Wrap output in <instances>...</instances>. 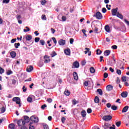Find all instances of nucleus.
<instances>
[{
    "label": "nucleus",
    "instance_id": "obj_1",
    "mask_svg": "<svg viewBox=\"0 0 129 129\" xmlns=\"http://www.w3.org/2000/svg\"><path fill=\"white\" fill-rule=\"evenodd\" d=\"M24 119H25V120H23L21 119L18 121L17 123L19 126H21L22 124L24 125V124H25L26 122H28L29 120V117H28L27 116H25Z\"/></svg>",
    "mask_w": 129,
    "mask_h": 129
},
{
    "label": "nucleus",
    "instance_id": "obj_2",
    "mask_svg": "<svg viewBox=\"0 0 129 129\" xmlns=\"http://www.w3.org/2000/svg\"><path fill=\"white\" fill-rule=\"evenodd\" d=\"M112 118V117L110 115H105L104 116L103 119L105 120V121H108L109 120H110Z\"/></svg>",
    "mask_w": 129,
    "mask_h": 129
},
{
    "label": "nucleus",
    "instance_id": "obj_3",
    "mask_svg": "<svg viewBox=\"0 0 129 129\" xmlns=\"http://www.w3.org/2000/svg\"><path fill=\"white\" fill-rule=\"evenodd\" d=\"M44 59V63H49V62L51 61V59H50V56L48 55H45Z\"/></svg>",
    "mask_w": 129,
    "mask_h": 129
},
{
    "label": "nucleus",
    "instance_id": "obj_4",
    "mask_svg": "<svg viewBox=\"0 0 129 129\" xmlns=\"http://www.w3.org/2000/svg\"><path fill=\"white\" fill-rule=\"evenodd\" d=\"M31 120L32 121H34V122H38L39 121V118L37 117H35L34 116H32L30 118Z\"/></svg>",
    "mask_w": 129,
    "mask_h": 129
},
{
    "label": "nucleus",
    "instance_id": "obj_5",
    "mask_svg": "<svg viewBox=\"0 0 129 129\" xmlns=\"http://www.w3.org/2000/svg\"><path fill=\"white\" fill-rule=\"evenodd\" d=\"M96 18L98 19V20H101V19H102V15H101V13L100 12L96 13Z\"/></svg>",
    "mask_w": 129,
    "mask_h": 129
},
{
    "label": "nucleus",
    "instance_id": "obj_6",
    "mask_svg": "<svg viewBox=\"0 0 129 129\" xmlns=\"http://www.w3.org/2000/svg\"><path fill=\"white\" fill-rule=\"evenodd\" d=\"M58 44L60 46H64L66 44V41L65 40L60 39L58 41Z\"/></svg>",
    "mask_w": 129,
    "mask_h": 129
},
{
    "label": "nucleus",
    "instance_id": "obj_7",
    "mask_svg": "<svg viewBox=\"0 0 129 129\" xmlns=\"http://www.w3.org/2000/svg\"><path fill=\"white\" fill-rule=\"evenodd\" d=\"M112 16H116L117 15V8L113 9L111 11Z\"/></svg>",
    "mask_w": 129,
    "mask_h": 129
},
{
    "label": "nucleus",
    "instance_id": "obj_8",
    "mask_svg": "<svg viewBox=\"0 0 129 129\" xmlns=\"http://www.w3.org/2000/svg\"><path fill=\"white\" fill-rule=\"evenodd\" d=\"M85 54H87L88 53V56H91V51H90V49L87 47L85 48Z\"/></svg>",
    "mask_w": 129,
    "mask_h": 129
},
{
    "label": "nucleus",
    "instance_id": "obj_9",
    "mask_svg": "<svg viewBox=\"0 0 129 129\" xmlns=\"http://www.w3.org/2000/svg\"><path fill=\"white\" fill-rule=\"evenodd\" d=\"M33 69H34V68H33V66H29L27 68L26 71H27V72H32V71H33Z\"/></svg>",
    "mask_w": 129,
    "mask_h": 129
},
{
    "label": "nucleus",
    "instance_id": "obj_10",
    "mask_svg": "<svg viewBox=\"0 0 129 129\" xmlns=\"http://www.w3.org/2000/svg\"><path fill=\"white\" fill-rule=\"evenodd\" d=\"M79 67V62L75 61L74 62L72 68H78Z\"/></svg>",
    "mask_w": 129,
    "mask_h": 129
},
{
    "label": "nucleus",
    "instance_id": "obj_11",
    "mask_svg": "<svg viewBox=\"0 0 129 129\" xmlns=\"http://www.w3.org/2000/svg\"><path fill=\"white\" fill-rule=\"evenodd\" d=\"M32 38L33 37H32V36L30 35H26L25 36V39L26 41H31Z\"/></svg>",
    "mask_w": 129,
    "mask_h": 129
},
{
    "label": "nucleus",
    "instance_id": "obj_12",
    "mask_svg": "<svg viewBox=\"0 0 129 129\" xmlns=\"http://www.w3.org/2000/svg\"><path fill=\"white\" fill-rule=\"evenodd\" d=\"M105 31L107 32V33H110V28L109 27V26L106 25L104 27Z\"/></svg>",
    "mask_w": 129,
    "mask_h": 129
},
{
    "label": "nucleus",
    "instance_id": "obj_13",
    "mask_svg": "<svg viewBox=\"0 0 129 129\" xmlns=\"http://www.w3.org/2000/svg\"><path fill=\"white\" fill-rule=\"evenodd\" d=\"M73 75H74V79H75V80H78V75L77 74V73L76 72H74V74H73Z\"/></svg>",
    "mask_w": 129,
    "mask_h": 129
},
{
    "label": "nucleus",
    "instance_id": "obj_14",
    "mask_svg": "<svg viewBox=\"0 0 129 129\" xmlns=\"http://www.w3.org/2000/svg\"><path fill=\"white\" fill-rule=\"evenodd\" d=\"M113 87H112V85H108V86H107L106 87V89L108 91H111L112 89H113Z\"/></svg>",
    "mask_w": 129,
    "mask_h": 129
},
{
    "label": "nucleus",
    "instance_id": "obj_15",
    "mask_svg": "<svg viewBox=\"0 0 129 129\" xmlns=\"http://www.w3.org/2000/svg\"><path fill=\"white\" fill-rule=\"evenodd\" d=\"M10 55L12 58H15V57L17 56V53H16L15 51H12L10 52Z\"/></svg>",
    "mask_w": 129,
    "mask_h": 129
},
{
    "label": "nucleus",
    "instance_id": "obj_16",
    "mask_svg": "<svg viewBox=\"0 0 129 129\" xmlns=\"http://www.w3.org/2000/svg\"><path fill=\"white\" fill-rule=\"evenodd\" d=\"M121 96H122V97H127V92H123L121 94Z\"/></svg>",
    "mask_w": 129,
    "mask_h": 129
},
{
    "label": "nucleus",
    "instance_id": "obj_17",
    "mask_svg": "<svg viewBox=\"0 0 129 129\" xmlns=\"http://www.w3.org/2000/svg\"><path fill=\"white\" fill-rule=\"evenodd\" d=\"M109 54H110V51L108 50L105 51L104 52V55L106 57H107V56L109 55Z\"/></svg>",
    "mask_w": 129,
    "mask_h": 129
},
{
    "label": "nucleus",
    "instance_id": "obj_18",
    "mask_svg": "<svg viewBox=\"0 0 129 129\" xmlns=\"http://www.w3.org/2000/svg\"><path fill=\"white\" fill-rule=\"evenodd\" d=\"M110 126V124L109 123H105L104 125V129L109 128Z\"/></svg>",
    "mask_w": 129,
    "mask_h": 129
},
{
    "label": "nucleus",
    "instance_id": "obj_19",
    "mask_svg": "<svg viewBox=\"0 0 129 129\" xmlns=\"http://www.w3.org/2000/svg\"><path fill=\"white\" fill-rule=\"evenodd\" d=\"M117 18H119V19H121V20H122L123 19V16L122 15L120 14L119 13H117V15H116Z\"/></svg>",
    "mask_w": 129,
    "mask_h": 129
},
{
    "label": "nucleus",
    "instance_id": "obj_20",
    "mask_svg": "<svg viewBox=\"0 0 129 129\" xmlns=\"http://www.w3.org/2000/svg\"><path fill=\"white\" fill-rule=\"evenodd\" d=\"M128 110V106H126L122 110V112H126Z\"/></svg>",
    "mask_w": 129,
    "mask_h": 129
},
{
    "label": "nucleus",
    "instance_id": "obj_21",
    "mask_svg": "<svg viewBox=\"0 0 129 129\" xmlns=\"http://www.w3.org/2000/svg\"><path fill=\"white\" fill-rule=\"evenodd\" d=\"M71 51L70 49H67L64 50V53L66 55H70Z\"/></svg>",
    "mask_w": 129,
    "mask_h": 129
},
{
    "label": "nucleus",
    "instance_id": "obj_22",
    "mask_svg": "<svg viewBox=\"0 0 129 129\" xmlns=\"http://www.w3.org/2000/svg\"><path fill=\"white\" fill-rule=\"evenodd\" d=\"M95 103H99V98L97 96H96L94 99Z\"/></svg>",
    "mask_w": 129,
    "mask_h": 129
},
{
    "label": "nucleus",
    "instance_id": "obj_23",
    "mask_svg": "<svg viewBox=\"0 0 129 129\" xmlns=\"http://www.w3.org/2000/svg\"><path fill=\"white\" fill-rule=\"evenodd\" d=\"M12 100L17 102L18 101L21 100V99L19 97H15L13 98Z\"/></svg>",
    "mask_w": 129,
    "mask_h": 129
},
{
    "label": "nucleus",
    "instance_id": "obj_24",
    "mask_svg": "<svg viewBox=\"0 0 129 129\" xmlns=\"http://www.w3.org/2000/svg\"><path fill=\"white\" fill-rule=\"evenodd\" d=\"M81 114L83 117H85V116H86V111H85V110H83L81 112Z\"/></svg>",
    "mask_w": 129,
    "mask_h": 129
},
{
    "label": "nucleus",
    "instance_id": "obj_25",
    "mask_svg": "<svg viewBox=\"0 0 129 129\" xmlns=\"http://www.w3.org/2000/svg\"><path fill=\"white\" fill-rule=\"evenodd\" d=\"M9 128H11V129H15V124L11 123V124H9Z\"/></svg>",
    "mask_w": 129,
    "mask_h": 129
},
{
    "label": "nucleus",
    "instance_id": "obj_26",
    "mask_svg": "<svg viewBox=\"0 0 129 129\" xmlns=\"http://www.w3.org/2000/svg\"><path fill=\"white\" fill-rule=\"evenodd\" d=\"M89 84H90V82L89 81H86L84 83V85L85 86H88V85H89Z\"/></svg>",
    "mask_w": 129,
    "mask_h": 129
},
{
    "label": "nucleus",
    "instance_id": "obj_27",
    "mask_svg": "<svg viewBox=\"0 0 129 129\" xmlns=\"http://www.w3.org/2000/svg\"><path fill=\"white\" fill-rule=\"evenodd\" d=\"M64 94L67 96H69V95H70V92L68 90L65 91L64 92Z\"/></svg>",
    "mask_w": 129,
    "mask_h": 129
},
{
    "label": "nucleus",
    "instance_id": "obj_28",
    "mask_svg": "<svg viewBox=\"0 0 129 129\" xmlns=\"http://www.w3.org/2000/svg\"><path fill=\"white\" fill-rule=\"evenodd\" d=\"M90 72L91 73H95V69H94V68L91 67L90 69Z\"/></svg>",
    "mask_w": 129,
    "mask_h": 129
},
{
    "label": "nucleus",
    "instance_id": "obj_29",
    "mask_svg": "<svg viewBox=\"0 0 129 129\" xmlns=\"http://www.w3.org/2000/svg\"><path fill=\"white\" fill-rule=\"evenodd\" d=\"M97 92H98L100 95H102V90H101V89H98L97 90Z\"/></svg>",
    "mask_w": 129,
    "mask_h": 129
},
{
    "label": "nucleus",
    "instance_id": "obj_30",
    "mask_svg": "<svg viewBox=\"0 0 129 129\" xmlns=\"http://www.w3.org/2000/svg\"><path fill=\"white\" fill-rule=\"evenodd\" d=\"M116 73L118 75H121V71L120 70L116 69Z\"/></svg>",
    "mask_w": 129,
    "mask_h": 129
},
{
    "label": "nucleus",
    "instance_id": "obj_31",
    "mask_svg": "<svg viewBox=\"0 0 129 129\" xmlns=\"http://www.w3.org/2000/svg\"><path fill=\"white\" fill-rule=\"evenodd\" d=\"M1 113H4V112L6 111V108H5V107H3L2 108H1Z\"/></svg>",
    "mask_w": 129,
    "mask_h": 129
},
{
    "label": "nucleus",
    "instance_id": "obj_32",
    "mask_svg": "<svg viewBox=\"0 0 129 129\" xmlns=\"http://www.w3.org/2000/svg\"><path fill=\"white\" fill-rule=\"evenodd\" d=\"M121 79L123 82H125V81H126V77L125 76L122 77Z\"/></svg>",
    "mask_w": 129,
    "mask_h": 129
},
{
    "label": "nucleus",
    "instance_id": "obj_33",
    "mask_svg": "<svg viewBox=\"0 0 129 129\" xmlns=\"http://www.w3.org/2000/svg\"><path fill=\"white\" fill-rule=\"evenodd\" d=\"M50 55H51V57H55V56H56V55H57V54L56 53V52L55 51H53L50 54Z\"/></svg>",
    "mask_w": 129,
    "mask_h": 129
},
{
    "label": "nucleus",
    "instance_id": "obj_34",
    "mask_svg": "<svg viewBox=\"0 0 129 129\" xmlns=\"http://www.w3.org/2000/svg\"><path fill=\"white\" fill-rule=\"evenodd\" d=\"M96 52H97V55H100V54L102 53V51H101V50L99 49H97Z\"/></svg>",
    "mask_w": 129,
    "mask_h": 129
},
{
    "label": "nucleus",
    "instance_id": "obj_35",
    "mask_svg": "<svg viewBox=\"0 0 129 129\" xmlns=\"http://www.w3.org/2000/svg\"><path fill=\"white\" fill-rule=\"evenodd\" d=\"M25 28L26 29H24V32H30V28H29V27H28V26H26Z\"/></svg>",
    "mask_w": 129,
    "mask_h": 129
},
{
    "label": "nucleus",
    "instance_id": "obj_36",
    "mask_svg": "<svg viewBox=\"0 0 129 129\" xmlns=\"http://www.w3.org/2000/svg\"><path fill=\"white\" fill-rule=\"evenodd\" d=\"M41 19H42L43 21H46L47 18H46V16H45V15H42V16H41Z\"/></svg>",
    "mask_w": 129,
    "mask_h": 129
},
{
    "label": "nucleus",
    "instance_id": "obj_37",
    "mask_svg": "<svg viewBox=\"0 0 129 129\" xmlns=\"http://www.w3.org/2000/svg\"><path fill=\"white\" fill-rule=\"evenodd\" d=\"M35 43H38L40 41V37H36L34 39Z\"/></svg>",
    "mask_w": 129,
    "mask_h": 129
},
{
    "label": "nucleus",
    "instance_id": "obj_38",
    "mask_svg": "<svg viewBox=\"0 0 129 129\" xmlns=\"http://www.w3.org/2000/svg\"><path fill=\"white\" fill-rule=\"evenodd\" d=\"M120 124H121V122L120 121H117L116 122V125L118 127L120 126Z\"/></svg>",
    "mask_w": 129,
    "mask_h": 129
},
{
    "label": "nucleus",
    "instance_id": "obj_39",
    "mask_svg": "<svg viewBox=\"0 0 129 129\" xmlns=\"http://www.w3.org/2000/svg\"><path fill=\"white\" fill-rule=\"evenodd\" d=\"M82 33L84 34V36H85V37H87V35H86V31L85 29L82 30Z\"/></svg>",
    "mask_w": 129,
    "mask_h": 129
},
{
    "label": "nucleus",
    "instance_id": "obj_40",
    "mask_svg": "<svg viewBox=\"0 0 129 129\" xmlns=\"http://www.w3.org/2000/svg\"><path fill=\"white\" fill-rule=\"evenodd\" d=\"M5 72V70L3 69L2 68L0 67V74H3Z\"/></svg>",
    "mask_w": 129,
    "mask_h": 129
},
{
    "label": "nucleus",
    "instance_id": "obj_41",
    "mask_svg": "<svg viewBox=\"0 0 129 129\" xmlns=\"http://www.w3.org/2000/svg\"><path fill=\"white\" fill-rule=\"evenodd\" d=\"M10 0H3V4H9Z\"/></svg>",
    "mask_w": 129,
    "mask_h": 129
},
{
    "label": "nucleus",
    "instance_id": "obj_42",
    "mask_svg": "<svg viewBox=\"0 0 129 129\" xmlns=\"http://www.w3.org/2000/svg\"><path fill=\"white\" fill-rule=\"evenodd\" d=\"M72 102H73V104L75 105V104H76L77 103V101H76V100L75 99H74L72 100Z\"/></svg>",
    "mask_w": 129,
    "mask_h": 129
},
{
    "label": "nucleus",
    "instance_id": "obj_43",
    "mask_svg": "<svg viewBox=\"0 0 129 129\" xmlns=\"http://www.w3.org/2000/svg\"><path fill=\"white\" fill-rule=\"evenodd\" d=\"M117 108V107L116 106L113 105L111 106V109L113 110H116Z\"/></svg>",
    "mask_w": 129,
    "mask_h": 129
},
{
    "label": "nucleus",
    "instance_id": "obj_44",
    "mask_svg": "<svg viewBox=\"0 0 129 129\" xmlns=\"http://www.w3.org/2000/svg\"><path fill=\"white\" fill-rule=\"evenodd\" d=\"M43 127L44 129H49V126L46 124H43Z\"/></svg>",
    "mask_w": 129,
    "mask_h": 129
},
{
    "label": "nucleus",
    "instance_id": "obj_45",
    "mask_svg": "<svg viewBox=\"0 0 129 129\" xmlns=\"http://www.w3.org/2000/svg\"><path fill=\"white\" fill-rule=\"evenodd\" d=\"M22 90L23 91V92H26V91H27V87H26V86H23Z\"/></svg>",
    "mask_w": 129,
    "mask_h": 129
},
{
    "label": "nucleus",
    "instance_id": "obj_46",
    "mask_svg": "<svg viewBox=\"0 0 129 129\" xmlns=\"http://www.w3.org/2000/svg\"><path fill=\"white\" fill-rule=\"evenodd\" d=\"M66 19H67L66 16H62L61 17V20H62V22H66Z\"/></svg>",
    "mask_w": 129,
    "mask_h": 129
},
{
    "label": "nucleus",
    "instance_id": "obj_47",
    "mask_svg": "<svg viewBox=\"0 0 129 129\" xmlns=\"http://www.w3.org/2000/svg\"><path fill=\"white\" fill-rule=\"evenodd\" d=\"M32 100H33V99H32L31 97H28L27 98V101H28V102H32Z\"/></svg>",
    "mask_w": 129,
    "mask_h": 129
},
{
    "label": "nucleus",
    "instance_id": "obj_48",
    "mask_svg": "<svg viewBox=\"0 0 129 129\" xmlns=\"http://www.w3.org/2000/svg\"><path fill=\"white\" fill-rule=\"evenodd\" d=\"M40 42V44L42 45V46H44V45H45V41H44L43 40H41Z\"/></svg>",
    "mask_w": 129,
    "mask_h": 129
},
{
    "label": "nucleus",
    "instance_id": "obj_49",
    "mask_svg": "<svg viewBox=\"0 0 129 129\" xmlns=\"http://www.w3.org/2000/svg\"><path fill=\"white\" fill-rule=\"evenodd\" d=\"M98 32V28H97V27H95V30L94 31V33H95V34H97V33Z\"/></svg>",
    "mask_w": 129,
    "mask_h": 129
},
{
    "label": "nucleus",
    "instance_id": "obj_50",
    "mask_svg": "<svg viewBox=\"0 0 129 129\" xmlns=\"http://www.w3.org/2000/svg\"><path fill=\"white\" fill-rule=\"evenodd\" d=\"M19 46H20V43L15 44V46L16 49H18V48H19Z\"/></svg>",
    "mask_w": 129,
    "mask_h": 129
},
{
    "label": "nucleus",
    "instance_id": "obj_51",
    "mask_svg": "<svg viewBox=\"0 0 129 129\" xmlns=\"http://www.w3.org/2000/svg\"><path fill=\"white\" fill-rule=\"evenodd\" d=\"M66 120V118H65L64 117H62L61 118V122L62 123H64Z\"/></svg>",
    "mask_w": 129,
    "mask_h": 129
},
{
    "label": "nucleus",
    "instance_id": "obj_52",
    "mask_svg": "<svg viewBox=\"0 0 129 129\" xmlns=\"http://www.w3.org/2000/svg\"><path fill=\"white\" fill-rule=\"evenodd\" d=\"M108 77V74L107 73H104V78H107Z\"/></svg>",
    "mask_w": 129,
    "mask_h": 129
},
{
    "label": "nucleus",
    "instance_id": "obj_53",
    "mask_svg": "<svg viewBox=\"0 0 129 129\" xmlns=\"http://www.w3.org/2000/svg\"><path fill=\"white\" fill-rule=\"evenodd\" d=\"M52 39L53 40L54 44H57V40H56V38H55V37H52Z\"/></svg>",
    "mask_w": 129,
    "mask_h": 129
},
{
    "label": "nucleus",
    "instance_id": "obj_54",
    "mask_svg": "<svg viewBox=\"0 0 129 129\" xmlns=\"http://www.w3.org/2000/svg\"><path fill=\"white\" fill-rule=\"evenodd\" d=\"M111 48L113 50H115V49H117V46L116 45H114L112 46Z\"/></svg>",
    "mask_w": 129,
    "mask_h": 129
},
{
    "label": "nucleus",
    "instance_id": "obj_55",
    "mask_svg": "<svg viewBox=\"0 0 129 129\" xmlns=\"http://www.w3.org/2000/svg\"><path fill=\"white\" fill-rule=\"evenodd\" d=\"M47 102L51 103V102H52V101H53V100L51 98H48L47 99Z\"/></svg>",
    "mask_w": 129,
    "mask_h": 129
},
{
    "label": "nucleus",
    "instance_id": "obj_56",
    "mask_svg": "<svg viewBox=\"0 0 129 129\" xmlns=\"http://www.w3.org/2000/svg\"><path fill=\"white\" fill-rule=\"evenodd\" d=\"M124 23H125V24H126V25L127 26H129V21H128L126 20V19H124Z\"/></svg>",
    "mask_w": 129,
    "mask_h": 129
},
{
    "label": "nucleus",
    "instance_id": "obj_57",
    "mask_svg": "<svg viewBox=\"0 0 129 129\" xmlns=\"http://www.w3.org/2000/svg\"><path fill=\"white\" fill-rule=\"evenodd\" d=\"M46 107H47V105H46V104H44L42 105L41 108V109H45Z\"/></svg>",
    "mask_w": 129,
    "mask_h": 129
},
{
    "label": "nucleus",
    "instance_id": "obj_58",
    "mask_svg": "<svg viewBox=\"0 0 129 129\" xmlns=\"http://www.w3.org/2000/svg\"><path fill=\"white\" fill-rule=\"evenodd\" d=\"M88 113H91V112H92V110H91V109L90 108H88L87 110Z\"/></svg>",
    "mask_w": 129,
    "mask_h": 129
},
{
    "label": "nucleus",
    "instance_id": "obj_59",
    "mask_svg": "<svg viewBox=\"0 0 129 129\" xmlns=\"http://www.w3.org/2000/svg\"><path fill=\"white\" fill-rule=\"evenodd\" d=\"M12 73L13 72L11 71H8V72H7V75H11V74H12Z\"/></svg>",
    "mask_w": 129,
    "mask_h": 129
},
{
    "label": "nucleus",
    "instance_id": "obj_60",
    "mask_svg": "<svg viewBox=\"0 0 129 129\" xmlns=\"http://www.w3.org/2000/svg\"><path fill=\"white\" fill-rule=\"evenodd\" d=\"M73 42H74V39L73 38H71L70 39V44H73Z\"/></svg>",
    "mask_w": 129,
    "mask_h": 129
},
{
    "label": "nucleus",
    "instance_id": "obj_61",
    "mask_svg": "<svg viewBox=\"0 0 129 129\" xmlns=\"http://www.w3.org/2000/svg\"><path fill=\"white\" fill-rule=\"evenodd\" d=\"M110 129H115V125L113 124L112 126L109 127Z\"/></svg>",
    "mask_w": 129,
    "mask_h": 129
},
{
    "label": "nucleus",
    "instance_id": "obj_62",
    "mask_svg": "<svg viewBox=\"0 0 129 129\" xmlns=\"http://www.w3.org/2000/svg\"><path fill=\"white\" fill-rule=\"evenodd\" d=\"M41 4L42 6H44L46 4V1L45 0H43L41 2Z\"/></svg>",
    "mask_w": 129,
    "mask_h": 129
},
{
    "label": "nucleus",
    "instance_id": "obj_63",
    "mask_svg": "<svg viewBox=\"0 0 129 129\" xmlns=\"http://www.w3.org/2000/svg\"><path fill=\"white\" fill-rule=\"evenodd\" d=\"M102 12L103 13H106V9H105V8H102Z\"/></svg>",
    "mask_w": 129,
    "mask_h": 129
},
{
    "label": "nucleus",
    "instance_id": "obj_64",
    "mask_svg": "<svg viewBox=\"0 0 129 129\" xmlns=\"http://www.w3.org/2000/svg\"><path fill=\"white\" fill-rule=\"evenodd\" d=\"M16 41H17V39H13L11 40V43H15L16 42Z\"/></svg>",
    "mask_w": 129,
    "mask_h": 129
}]
</instances>
